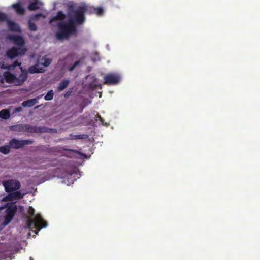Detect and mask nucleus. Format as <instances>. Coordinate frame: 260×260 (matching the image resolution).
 I'll list each match as a JSON object with an SVG mask.
<instances>
[{
    "mask_svg": "<svg viewBox=\"0 0 260 260\" xmlns=\"http://www.w3.org/2000/svg\"><path fill=\"white\" fill-rule=\"evenodd\" d=\"M10 146L9 144V145H5L3 146L0 147V152L2 153L3 154L5 155H7L9 154L10 152Z\"/></svg>",
    "mask_w": 260,
    "mask_h": 260,
    "instance_id": "nucleus-22",
    "label": "nucleus"
},
{
    "mask_svg": "<svg viewBox=\"0 0 260 260\" xmlns=\"http://www.w3.org/2000/svg\"><path fill=\"white\" fill-rule=\"evenodd\" d=\"M28 211H32V212H34L35 211L34 209L32 207H29V210Z\"/></svg>",
    "mask_w": 260,
    "mask_h": 260,
    "instance_id": "nucleus-37",
    "label": "nucleus"
},
{
    "mask_svg": "<svg viewBox=\"0 0 260 260\" xmlns=\"http://www.w3.org/2000/svg\"><path fill=\"white\" fill-rule=\"evenodd\" d=\"M41 15H42V14L41 13L36 14L35 15L34 18L37 19V18H39V17H40Z\"/></svg>",
    "mask_w": 260,
    "mask_h": 260,
    "instance_id": "nucleus-35",
    "label": "nucleus"
},
{
    "mask_svg": "<svg viewBox=\"0 0 260 260\" xmlns=\"http://www.w3.org/2000/svg\"><path fill=\"white\" fill-rule=\"evenodd\" d=\"M54 96V92L53 90H49L44 97L46 101H51Z\"/></svg>",
    "mask_w": 260,
    "mask_h": 260,
    "instance_id": "nucleus-23",
    "label": "nucleus"
},
{
    "mask_svg": "<svg viewBox=\"0 0 260 260\" xmlns=\"http://www.w3.org/2000/svg\"><path fill=\"white\" fill-rule=\"evenodd\" d=\"M9 39L15 44L19 46H23L25 44L23 38L20 35H11Z\"/></svg>",
    "mask_w": 260,
    "mask_h": 260,
    "instance_id": "nucleus-12",
    "label": "nucleus"
},
{
    "mask_svg": "<svg viewBox=\"0 0 260 260\" xmlns=\"http://www.w3.org/2000/svg\"><path fill=\"white\" fill-rule=\"evenodd\" d=\"M73 92L72 88H70L69 90L64 94V98H68L69 96H70Z\"/></svg>",
    "mask_w": 260,
    "mask_h": 260,
    "instance_id": "nucleus-34",
    "label": "nucleus"
},
{
    "mask_svg": "<svg viewBox=\"0 0 260 260\" xmlns=\"http://www.w3.org/2000/svg\"><path fill=\"white\" fill-rule=\"evenodd\" d=\"M45 71L44 67H41L39 64H36L34 66H31L29 67L28 71L31 74L43 73Z\"/></svg>",
    "mask_w": 260,
    "mask_h": 260,
    "instance_id": "nucleus-16",
    "label": "nucleus"
},
{
    "mask_svg": "<svg viewBox=\"0 0 260 260\" xmlns=\"http://www.w3.org/2000/svg\"><path fill=\"white\" fill-rule=\"evenodd\" d=\"M0 67L1 69H8V70L11 69L10 65H9V66L6 65L4 62L1 63Z\"/></svg>",
    "mask_w": 260,
    "mask_h": 260,
    "instance_id": "nucleus-33",
    "label": "nucleus"
},
{
    "mask_svg": "<svg viewBox=\"0 0 260 260\" xmlns=\"http://www.w3.org/2000/svg\"><path fill=\"white\" fill-rule=\"evenodd\" d=\"M6 213H7V214L4 217V220L3 222V225L5 226L7 225L12 221V220L13 219V218L15 215V213L16 212H6Z\"/></svg>",
    "mask_w": 260,
    "mask_h": 260,
    "instance_id": "nucleus-18",
    "label": "nucleus"
},
{
    "mask_svg": "<svg viewBox=\"0 0 260 260\" xmlns=\"http://www.w3.org/2000/svg\"><path fill=\"white\" fill-rule=\"evenodd\" d=\"M99 120L100 121L102 124L106 125V124L104 123V119L99 114H97L96 117V120Z\"/></svg>",
    "mask_w": 260,
    "mask_h": 260,
    "instance_id": "nucleus-31",
    "label": "nucleus"
},
{
    "mask_svg": "<svg viewBox=\"0 0 260 260\" xmlns=\"http://www.w3.org/2000/svg\"><path fill=\"white\" fill-rule=\"evenodd\" d=\"M7 192L10 193L15 190H18L21 187L20 183L16 179L4 180L2 182Z\"/></svg>",
    "mask_w": 260,
    "mask_h": 260,
    "instance_id": "nucleus-6",
    "label": "nucleus"
},
{
    "mask_svg": "<svg viewBox=\"0 0 260 260\" xmlns=\"http://www.w3.org/2000/svg\"><path fill=\"white\" fill-rule=\"evenodd\" d=\"M37 103V100L32 99L23 102L22 105L23 107H32Z\"/></svg>",
    "mask_w": 260,
    "mask_h": 260,
    "instance_id": "nucleus-21",
    "label": "nucleus"
},
{
    "mask_svg": "<svg viewBox=\"0 0 260 260\" xmlns=\"http://www.w3.org/2000/svg\"><path fill=\"white\" fill-rule=\"evenodd\" d=\"M43 4L40 0H34L29 2L27 9L30 11H34L41 9Z\"/></svg>",
    "mask_w": 260,
    "mask_h": 260,
    "instance_id": "nucleus-11",
    "label": "nucleus"
},
{
    "mask_svg": "<svg viewBox=\"0 0 260 260\" xmlns=\"http://www.w3.org/2000/svg\"><path fill=\"white\" fill-rule=\"evenodd\" d=\"M41 61V64L44 66L45 67H48L52 62V60L49 58L42 59Z\"/></svg>",
    "mask_w": 260,
    "mask_h": 260,
    "instance_id": "nucleus-25",
    "label": "nucleus"
},
{
    "mask_svg": "<svg viewBox=\"0 0 260 260\" xmlns=\"http://www.w3.org/2000/svg\"><path fill=\"white\" fill-rule=\"evenodd\" d=\"M21 110H22V109L21 107H17L15 109V111L16 112H20L21 111Z\"/></svg>",
    "mask_w": 260,
    "mask_h": 260,
    "instance_id": "nucleus-36",
    "label": "nucleus"
},
{
    "mask_svg": "<svg viewBox=\"0 0 260 260\" xmlns=\"http://www.w3.org/2000/svg\"><path fill=\"white\" fill-rule=\"evenodd\" d=\"M18 127L19 130L30 133H40L44 132H56V130L54 129L48 128L44 126L37 127L27 124H21L19 125Z\"/></svg>",
    "mask_w": 260,
    "mask_h": 260,
    "instance_id": "nucleus-5",
    "label": "nucleus"
},
{
    "mask_svg": "<svg viewBox=\"0 0 260 260\" xmlns=\"http://www.w3.org/2000/svg\"><path fill=\"white\" fill-rule=\"evenodd\" d=\"M66 18V15L61 11L57 12L56 15L52 17L49 21V23H52L56 21H62Z\"/></svg>",
    "mask_w": 260,
    "mask_h": 260,
    "instance_id": "nucleus-17",
    "label": "nucleus"
},
{
    "mask_svg": "<svg viewBox=\"0 0 260 260\" xmlns=\"http://www.w3.org/2000/svg\"><path fill=\"white\" fill-rule=\"evenodd\" d=\"M70 6V14L74 13L77 16V20L82 22V24L85 21V13L90 14H95V7L88 6L86 5L77 6L75 4L71 3L68 4Z\"/></svg>",
    "mask_w": 260,
    "mask_h": 260,
    "instance_id": "nucleus-4",
    "label": "nucleus"
},
{
    "mask_svg": "<svg viewBox=\"0 0 260 260\" xmlns=\"http://www.w3.org/2000/svg\"><path fill=\"white\" fill-rule=\"evenodd\" d=\"M26 51L24 48L13 47L7 51L6 55L8 58L13 59L18 56L24 55Z\"/></svg>",
    "mask_w": 260,
    "mask_h": 260,
    "instance_id": "nucleus-7",
    "label": "nucleus"
},
{
    "mask_svg": "<svg viewBox=\"0 0 260 260\" xmlns=\"http://www.w3.org/2000/svg\"><path fill=\"white\" fill-rule=\"evenodd\" d=\"M120 76L114 73H109L106 74L104 77V84L107 85H115L120 82Z\"/></svg>",
    "mask_w": 260,
    "mask_h": 260,
    "instance_id": "nucleus-9",
    "label": "nucleus"
},
{
    "mask_svg": "<svg viewBox=\"0 0 260 260\" xmlns=\"http://www.w3.org/2000/svg\"><path fill=\"white\" fill-rule=\"evenodd\" d=\"M7 19H8L7 15L5 13L0 12V21H1V22L6 21Z\"/></svg>",
    "mask_w": 260,
    "mask_h": 260,
    "instance_id": "nucleus-28",
    "label": "nucleus"
},
{
    "mask_svg": "<svg viewBox=\"0 0 260 260\" xmlns=\"http://www.w3.org/2000/svg\"><path fill=\"white\" fill-rule=\"evenodd\" d=\"M27 77V73L22 70V69H21V74L18 76V77L16 76L15 85H22L24 83V82L26 80Z\"/></svg>",
    "mask_w": 260,
    "mask_h": 260,
    "instance_id": "nucleus-10",
    "label": "nucleus"
},
{
    "mask_svg": "<svg viewBox=\"0 0 260 260\" xmlns=\"http://www.w3.org/2000/svg\"><path fill=\"white\" fill-rule=\"evenodd\" d=\"M28 27L31 31H36L37 30V26L35 23L31 22V21L28 22Z\"/></svg>",
    "mask_w": 260,
    "mask_h": 260,
    "instance_id": "nucleus-27",
    "label": "nucleus"
},
{
    "mask_svg": "<svg viewBox=\"0 0 260 260\" xmlns=\"http://www.w3.org/2000/svg\"><path fill=\"white\" fill-rule=\"evenodd\" d=\"M70 9L69 4L67 5V15L68 21L58 22L57 26L58 30L55 34L56 38L59 40H68L70 36L77 33V25H82V22L78 21L77 16L74 13L70 14Z\"/></svg>",
    "mask_w": 260,
    "mask_h": 260,
    "instance_id": "nucleus-1",
    "label": "nucleus"
},
{
    "mask_svg": "<svg viewBox=\"0 0 260 260\" xmlns=\"http://www.w3.org/2000/svg\"><path fill=\"white\" fill-rule=\"evenodd\" d=\"M23 207L22 206H20V207H19V211L21 212V211H23Z\"/></svg>",
    "mask_w": 260,
    "mask_h": 260,
    "instance_id": "nucleus-38",
    "label": "nucleus"
},
{
    "mask_svg": "<svg viewBox=\"0 0 260 260\" xmlns=\"http://www.w3.org/2000/svg\"><path fill=\"white\" fill-rule=\"evenodd\" d=\"M21 63L19 62L17 60L15 61L11 66V69H13L17 66H20L21 65Z\"/></svg>",
    "mask_w": 260,
    "mask_h": 260,
    "instance_id": "nucleus-32",
    "label": "nucleus"
},
{
    "mask_svg": "<svg viewBox=\"0 0 260 260\" xmlns=\"http://www.w3.org/2000/svg\"><path fill=\"white\" fill-rule=\"evenodd\" d=\"M88 138V135L87 134H79L74 135L72 137L73 139H84Z\"/></svg>",
    "mask_w": 260,
    "mask_h": 260,
    "instance_id": "nucleus-24",
    "label": "nucleus"
},
{
    "mask_svg": "<svg viewBox=\"0 0 260 260\" xmlns=\"http://www.w3.org/2000/svg\"><path fill=\"white\" fill-rule=\"evenodd\" d=\"M47 222L44 220L40 214L35 212H27L26 214L25 226L38 234L40 230L47 226Z\"/></svg>",
    "mask_w": 260,
    "mask_h": 260,
    "instance_id": "nucleus-2",
    "label": "nucleus"
},
{
    "mask_svg": "<svg viewBox=\"0 0 260 260\" xmlns=\"http://www.w3.org/2000/svg\"><path fill=\"white\" fill-rule=\"evenodd\" d=\"M91 101L88 99H84L82 102L81 106L83 108L85 107L86 106L90 104Z\"/></svg>",
    "mask_w": 260,
    "mask_h": 260,
    "instance_id": "nucleus-29",
    "label": "nucleus"
},
{
    "mask_svg": "<svg viewBox=\"0 0 260 260\" xmlns=\"http://www.w3.org/2000/svg\"><path fill=\"white\" fill-rule=\"evenodd\" d=\"M10 117L9 110L5 109L0 111V117L3 119H8Z\"/></svg>",
    "mask_w": 260,
    "mask_h": 260,
    "instance_id": "nucleus-20",
    "label": "nucleus"
},
{
    "mask_svg": "<svg viewBox=\"0 0 260 260\" xmlns=\"http://www.w3.org/2000/svg\"><path fill=\"white\" fill-rule=\"evenodd\" d=\"M24 195V193H22L20 191L17 190L9 193L2 199L0 211L3 210H5V211H17V202H13V200L22 199Z\"/></svg>",
    "mask_w": 260,
    "mask_h": 260,
    "instance_id": "nucleus-3",
    "label": "nucleus"
},
{
    "mask_svg": "<svg viewBox=\"0 0 260 260\" xmlns=\"http://www.w3.org/2000/svg\"><path fill=\"white\" fill-rule=\"evenodd\" d=\"M95 14L99 16L103 15L104 14V9L101 7H95Z\"/></svg>",
    "mask_w": 260,
    "mask_h": 260,
    "instance_id": "nucleus-26",
    "label": "nucleus"
},
{
    "mask_svg": "<svg viewBox=\"0 0 260 260\" xmlns=\"http://www.w3.org/2000/svg\"><path fill=\"white\" fill-rule=\"evenodd\" d=\"M70 83V80L69 79H63L59 84L57 87V89L59 92L63 91L66 89Z\"/></svg>",
    "mask_w": 260,
    "mask_h": 260,
    "instance_id": "nucleus-19",
    "label": "nucleus"
},
{
    "mask_svg": "<svg viewBox=\"0 0 260 260\" xmlns=\"http://www.w3.org/2000/svg\"><path fill=\"white\" fill-rule=\"evenodd\" d=\"M33 143L31 140H19L15 138L12 139L9 143L10 147L14 149H20L23 148L26 145Z\"/></svg>",
    "mask_w": 260,
    "mask_h": 260,
    "instance_id": "nucleus-8",
    "label": "nucleus"
},
{
    "mask_svg": "<svg viewBox=\"0 0 260 260\" xmlns=\"http://www.w3.org/2000/svg\"><path fill=\"white\" fill-rule=\"evenodd\" d=\"M12 7L15 10L16 13L19 15H23L25 13V10L21 5L20 1L13 4Z\"/></svg>",
    "mask_w": 260,
    "mask_h": 260,
    "instance_id": "nucleus-14",
    "label": "nucleus"
},
{
    "mask_svg": "<svg viewBox=\"0 0 260 260\" xmlns=\"http://www.w3.org/2000/svg\"><path fill=\"white\" fill-rule=\"evenodd\" d=\"M7 83H13L15 85L16 76L10 72L7 71L3 75Z\"/></svg>",
    "mask_w": 260,
    "mask_h": 260,
    "instance_id": "nucleus-15",
    "label": "nucleus"
},
{
    "mask_svg": "<svg viewBox=\"0 0 260 260\" xmlns=\"http://www.w3.org/2000/svg\"><path fill=\"white\" fill-rule=\"evenodd\" d=\"M6 22L10 30L15 32H21L20 26L17 23L9 20L8 18Z\"/></svg>",
    "mask_w": 260,
    "mask_h": 260,
    "instance_id": "nucleus-13",
    "label": "nucleus"
},
{
    "mask_svg": "<svg viewBox=\"0 0 260 260\" xmlns=\"http://www.w3.org/2000/svg\"><path fill=\"white\" fill-rule=\"evenodd\" d=\"M80 63V61H76L74 62V63L69 67V70L70 71H72L74 70L75 67L78 66Z\"/></svg>",
    "mask_w": 260,
    "mask_h": 260,
    "instance_id": "nucleus-30",
    "label": "nucleus"
},
{
    "mask_svg": "<svg viewBox=\"0 0 260 260\" xmlns=\"http://www.w3.org/2000/svg\"><path fill=\"white\" fill-rule=\"evenodd\" d=\"M30 260H32V259H31V257H30Z\"/></svg>",
    "mask_w": 260,
    "mask_h": 260,
    "instance_id": "nucleus-39",
    "label": "nucleus"
}]
</instances>
